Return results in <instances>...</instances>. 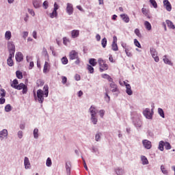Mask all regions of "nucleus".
I'll use <instances>...</instances> for the list:
<instances>
[{
	"label": "nucleus",
	"instance_id": "nucleus-36",
	"mask_svg": "<svg viewBox=\"0 0 175 175\" xmlns=\"http://www.w3.org/2000/svg\"><path fill=\"white\" fill-rule=\"evenodd\" d=\"M116 174L118 175H123L124 174V170H122V168H117L116 170Z\"/></svg>",
	"mask_w": 175,
	"mask_h": 175
},
{
	"label": "nucleus",
	"instance_id": "nucleus-28",
	"mask_svg": "<svg viewBox=\"0 0 175 175\" xmlns=\"http://www.w3.org/2000/svg\"><path fill=\"white\" fill-rule=\"evenodd\" d=\"M89 64H90L92 66H96V64H98V62H96V59L92 58L89 60Z\"/></svg>",
	"mask_w": 175,
	"mask_h": 175
},
{
	"label": "nucleus",
	"instance_id": "nucleus-9",
	"mask_svg": "<svg viewBox=\"0 0 175 175\" xmlns=\"http://www.w3.org/2000/svg\"><path fill=\"white\" fill-rule=\"evenodd\" d=\"M142 144L146 150H150L152 145L151 144V142L148 141V139H144L142 141Z\"/></svg>",
	"mask_w": 175,
	"mask_h": 175
},
{
	"label": "nucleus",
	"instance_id": "nucleus-1",
	"mask_svg": "<svg viewBox=\"0 0 175 175\" xmlns=\"http://www.w3.org/2000/svg\"><path fill=\"white\" fill-rule=\"evenodd\" d=\"M11 87L15 90H23V94H27V92H28V86H27V85L24 84L23 83H21L18 85V81L17 79H14L12 81L11 83Z\"/></svg>",
	"mask_w": 175,
	"mask_h": 175
},
{
	"label": "nucleus",
	"instance_id": "nucleus-39",
	"mask_svg": "<svg viewBox=\"0 0 175 175\" xmlns=\"http://www.w3.org/2000/svg\"><path fill=\"white\" fill-rule=\"evenodd\" d=\"M46 165L48 166V167H50V166L53 165V162L51 161V159L50 157L47 158Z\"/></svg>",
	"mask_w": 175,
	"mask_h": 175
},
{
	"label": "nucleus",
	"instance_id": "nucleus-32",
	"mask_svg": "<svg viewBox=\"0 0 175 175\" xmlns=\"http://www.w3.org/2000/svg\"><path fill=\"white\" fill-rule=\"evenodd\" d=\"M33 137L35 139H38V137H39V129H35L33 130Z\"/></svg>",
	"mask_w": 175,
	"mask_h": 175
},
{
	"label": "nucleus",
	"instance_id": "nucleus-60",
	"mask_svg": "<svg viewBox=\"0 0 175 175\" xmlns=\"http://www.w3.org/2000/svg\"><path fill=\"white\" fill-rule=\"evenodd\" d=\"M28 12L31 16H35V12H33V10L28 9Z\"/></svg>",
	"mask_w": 175,
	"mask_h": 175
},
{
	"label": "nucleus",
	"instance_id": "nucleus-17",
	"mask_svg": "<svg viewBox=\"0 0 175 175\" xmlns=\"http://www.w3.org/2000/svg\"><path fill=\"white\" fill-rule=\"evenodd\" d=\"M24 165L25 169H29L31 167V163L28 157H25Z\"/></svg>",
	"mask_w": 175,
	"mask_h": 175
},
{
	"label": "nucleus",
	"instance_id": "nucleus-34",
	"mask_svg": "<svg viewBox=\"0 0 175 175\" xmlns=\"http://www.w3.org/2000/svg\"><path fill=\"white\" fill-rule=\"evenodd\" d=\"M96 116H91L92 122H93V124L94 125H96V124L98 122V118H96Z\"/></svg>",
	"mask_w": 175,
	"mask_h": 175
},
{
	"label": "nucleus",
	"instance_id": "nucleus-46",
	"mask_svg": "<svg viewBox=\"0 0 175 175\" xmlns=\"http://www.w3.org/2000/svg\"><path fill=\"white\" fill-rule=\"evenodd\" d=\"M57 14H58L57 13V11L53 10V12L49 14V16H50L51 18H54V17H57Z\"/></svg>",
	"mask_w": 175,
	"mask_h": 175
},
{
	"label": "nucleus",
	"instance_id": "nucleus-31",
	"mask_svg": "<svg viewBox=\"0 0 175 175\" xmlns=\"http://www.w3.org/2000/svg\"><path fill=\"white\" fill-rule=\"evenodd\" d=\"M0 96L1 98H5V96H6V90H5V89H0Z\"/></svg>",
	"mask_w": 175,
	"mask_h": 175
},
{
	"label": "nucleus",
	"instance_id": "nucleus-50",
	"mask_svg": "<svg viewBox=\"0 0 175 175\" xmlns=\"http://www.w3.org/2000/svg\"><path fill=\"white\" fill-rule=\"evenodd\" d=\"M63 43L65 46H67L68 43H69V39L66 37L63 38Z\"/></svg>",
	"mask_w": 175,
	"mask_h": 175
},
{
	"label": "nucleus",
	"instance_id": "nucleus-35",
	"mask_svg": "<svg viewBox=\"0 0 175 175\" xmlns=\"http://www.w3.org/2000/svg\"><path fill=\"white\" fill-rule=\"evenodd\" d=\"M158 113H159V116H161V117H162V118H165V112H163V109H162L161 108H159Z\"/></svg>",
	"mask_w": 175,
	"mask_h": 175
},
{
	"label": "nucleus",
	"instance_id": "nucleus-57",
	"mask_svg": "<svg viewBox=\"0 0 175 175\" xmlns=\"http://www.w3.org/2000/svg\"><path fill=\"white\" fill-rule=\"evenodd\" d=\"M100 139V134L98 133L95 136V140L96 142H99Z\"/></svg>",
	"mask_w": 175,
	"mask_h": 175
},
{
	"label": "nucleus",
	"instance_id": "nucleus-41",
	"mask_svg": "<svg viewBox=\"0 0 175 175\" xmlns=\"http://www.w3.org/2000/svg\"><path fill=\"white\" fill-rule=\"evenodd\" d=\"M111 49L113 51H118V46L116 43H112Z\"/></svg>",
	"mask_w": 175,
	"mask_h": 175
},
{
	"label": "nucleus",
	"instance_id": "nucleus-18",
	"mask_svg": "<svg viewBox=\"0 0 175 175\" xmlns=\"http://www.w3.org/2000/svg\"><path fill=\"white\" fill-rule=\"evenodd\" d=\"M120 17L124 23H129L130 19H129V16L127 14H120Z\"/></svg>",
	"mask_w": 175,
	"mask_h": 175
},
{
	"label": "nucleus",
	"instance_id": "nucleus-14",
	"mask_svg": "<svg viewBox=\"0 0 175 175\" xmlns=\"http://www.w3.org/2000/svg\"><path fill=\"white\" fill-rule=\"evenodd\" d=\"M13 57H14V55H12V54L9 55V57L7 59V64L8 66H13V65H14V62H13V59H12L13 58Z\"/></svg>",
	"mask_w": 175,
	"mask_h": 175
},
{
	"label": "nucleus",
	"instance_id": "nucleus-29",
	"mask_svg": "<svg viewBox=\"0 0 175 175\" xmlns=\"http://www.w3.org/2000/svg\"><path fill=\"white\" fill-rule=\"evenodd\" d=\"M164 146H165V142L161 141L159 144V150H160V151H163Z\"/></svg>",
	"mask_w": 175,
	"mask_h": 175
},
{
	"label": "nucleus",
	"instance_id": "nucleus-37",
	"mask_svg": "<svg viewBox=\"0 0 175 175\" xmlns=\"http://www.w3.org/2000/svg\"><path fill=\"white\" fill-rule=\"evenodd\" d=\"M5 111H6V113H9V111H12V105H10V104H8L5 107Z\"/></svg>",
	"mask_w": 175,
	"mask_h": 175
},
{
	"label": "nucleus",
	"instance_id": "nucleus-44",
	"mask_svg": "<svg viewBox=\"0 0 175 175\" xmlns=\"http://www.w3.org/2000/svg\"><path fill=\"white\" fill-rule=\"evenodd\" d=\"M164 147L165 150H170L172 148V146L169 142H164Z\"/></svg>",
	"mask_w": 175,
	"mask_h": 175
},
{
	"label": "nucleus",
	"instance_id": "nucleus-22",
	"mask_svg": "<svg viewBox=\"0 0 175 175\" xmlns=\"http://www.w3.org/2000/svg\"><path fill=\"white\" fill-rule=\"evenodd\" d=\"M89 110L91 113V116H96V109L95 107L91 106Z\"/></svg>",
	"mask_w": 175,
	"mask_h": 175
},
{
	"label": "nucleus",
	"instance_id": "nucleus-4",
	"mask_svg": "<svg viewBox=\"0 0 175 175\" xmlns=\"http://www.w3.org/2000/svg\"><path fill=\"white\" fill-rule=\"evenodd\" d=\"M8 49L9 53L14 55V53H16V46H14L13 42L10 41L8 42Z\"/></svg>",
	"mask_w": 175,
	"mask_h": 175
},
{
	"label": "nucleus",
	"instance_id": "nucleus-40",
	"mask_svg": "<svg viewBox=\"0 0 175 175\" xmlns=\"http://www.w3.org/2000/svg\"><path fill=\"white\" fill-rule=\"evenodd\" d=\"M87 69L89 71V73H94V67H92V66L88 64Z\"/></svg>",
	"mask_w": 175,
	"mask_h": 175
},
{
	"label": "nucleus",
	"instance_id": "nucleus-54",
	"mask_svg": "<svg viewBox=\"0 0 175 175\" xmlns=\"http://www.w3.org/2000/svg\"><path fill=\"white\" fill-rule=\"evenodd\" d=\"M37 84L39 86H42V85H44V82L42 80H38L37 81Z\"/></svg>",
	"mask_w": 175,
	"mask_h": 175
},
{
	"label": "nucleus",
	"instance_id": "nucleus-27",
	"mask_svg": "<svg viewBox=\"0 0 175 175\" xmlns=\"http://www.w3.org/2000/svg\"><path fill=\"white\" fill-rule=\"evenodd\" d=\"M163 60L165 62V64H167V65H172V62L167 58L166 55H164L163 57Z\"/></svg>",
	"mask_w": 175,
	"mask_h": 175
},
{
	"label": "nucleus",
	"instance_id": "nucleus-23",
	"mask_svg": "<svg viewBox=\"0 0 175 175\" xmlns=\"http://www.w3.org/2000/svg\"><path fill=\"white\" fill-rule=\"evenodd\" d=\"M5 38L7 40H10L12 39V32L10 31H7L5 33Z\"/></svg>",
	"mask_w": 175,
	"mask_h": 175
},
{
	"label": "nucleus",
	"instance_id": "nucleus-13",
	"mask_svg": "<svg viewBox=\"0 0 175 175\" xmlns=\"http://www.w3.org/2000/svg\"><path fill=\"white\" fill-rule=\"evenodd\" d=\"M15 58L17 62H21V61L24 59V56L23 55V53H21V52H18L16 54Z\"/></svg>",
	"mask_w": 175,
	"mask_h": 175
},
{
	"label": "nucleus",
	"instance_id": "nucleus-15",
	"mask_svg": "<svg viewBox=\"0 0 175 175\" xmlns=\"http://www.w3.org/2000/svg\"><path fill=\"white\" fill-rule=\"evenodd\" d=\"M5 137H8V130L3 129L0 132V138L3 140Z\"/></svg>",
	"mask_w": 175,
	"mask_h": 175
},
{
	"label": "nucleus",
	"instance_id": "nucleus-48",
	"mask_svg": "<svg viewBox=\"0 0 175 175\" xmlns=\"http://www.w3.org/2000/svg\"><path fill=\"white\" fill-rule=\"evenodd\" d=\"M152 58H154L155 62H159V57H158V53L157 54H153L152 55Z\"/></svg>",
	"mask_w": 175,
	"mask_h": 175
},
{
	"label": "nucleus",
	"instance_id": "nucleus-51",
	"mask_svg": "<svg viewBox=\"0 0 175 175\" xmlns=\"http://www.w3.org/2000/svg\"><path fill=\"white\" fill-rule=\"evenodd\" d=\"M150 54L151 55H154L158 54V53H157V50H155V49L154 48H150Z\"/></svg>",
	"mask_w": 175,
	"mask_h": 175
},
{
	"label": "nucleus",
	"instance_id": "nucleus-5",
	"mask_svg": "<svg viewBox=\"0 0 175 175\" xmlns=\"http://www.w3.org/2000/svg\"><path fill=\"white\" fill-rule=\"evenodd\" d=\"M144 116L147 118L148 120H151L152 118V114H154V112L150 110V109L146 108L144 111H143Z\"/></svg>",
	"mask_w": 175,
	"mask_h": 175
},
{
	"label": "nucleus",
	"instance_id": "nucleus-6",
	"mask_svg": "<svg viewBox=\"0 0 175 175\" xmlns=\"http://www.w3.org/2000/svg\"><path fill=\"white\" fill-rule=\"evenodd\" d=\"M110 88H111V92H116L117 95L118 94H120V90L118 89V86H117L116 83H114L113 81L110 83Z\"/></svg>",
	"mask_w": 175,
	"mask_h": 175
},
{
	"label": "nucleus",
	"instance_id": "nucleus-30",
	"mask_svg": "<svg viewBox=\"0 0 175 175\" xmlns=\"http://www.w3.org/2000/svg\"><path fill=\"white\" fill-rule=\"evenodd\" d=\"M101 44L103 49L106 48V46H107V39L106 38L102 39Z\"/></svg>",
	"mask_w": 175,
	"mask_h": 175
},
{
	"label": "nucleus",
	"instance_id": "nucleus-24",
	"mask_svg": "<svg viewBox=\"0 0 175 175\" xmlns=\"http://www.w3.org/2000/svg\"><path fill=\"white\" fill-rule=\"evenodd\" d=\"M141 161L142 162V165H148V159H147L146 156H142Z\"/></svg>",
	"mask_w": 175,
	"mask_h": 175
},
{
	"label": "nucleus",
	"instance_id": "nucleus-2",
	"mask_svg": "<svg viewBox=\"0 0 175 175\" xmlns=\"http://www.w3.org/2000/svg\"><path fill=\"white\" fill-rule=\"evenodd\" d=\"M44 92H43V90H38L37 91V98L40 103H42L43 102H44V98L43 97V95H44L46 98L49 96V85H45L44 86Z\"/></svg>",
	"mask_w": 175,
	"mask_h": 175
},
{
	"label": "nucleus",
	"instance_id": "nucleus-63",
	"mask_svg": "<svg viewBox=\"0 0 175 175\" xmlns=\"http://www.w3.org/2000/svg\"><path fill=\"white\" fill-rule=\"evenodd\" d=\"M18 136L19 139H22L23 138V131H18Z\"/></svg>",
	"mask_w": 175,
	"mask_h": 175
},
{
	"label": "nucleus",
	"instance_id": "nucleus-64",
	"mask_svg": "<svg viewBox=\"0 0 175 175\" xmlns=\"http://www.w3.org/2000/svg\"><path fill=\"white\" fill-rule=\"evenodd\" d=\"M33 38H34V39H37L38 38V36H37V33L36 31H33Z\"/></svg>",
	"mask_w": 175,
	"mask_h": 175
},
{
	"label": "nucleus",
	"instance_id": "nucleus-33",
	"mask_svg": "<svg viewBox=\"0 0 175 175\" xmlns=\"http://www.w3.org/2000/svg\"><path fill=\"white\" fill-rule=\"evenodd\" d=\"M122 47H124V49H125V53L127 55V57H132V53H131L129 51V48H125V46H124V45H122Z\"/></svg>",
	"mask_w": 175,
	"mask_h": 175
},
{
	"label": "nucleus",
	"instance_id": "nucleus-20",
	"mask_svg": "<svg viewBox=\"0 0 175 175\" xmlns=\"http://www.w3.org/2000/svg\"><path fill=\"white\" fill-rule=\"evenodd\" d=\"M166 24H167L168 28H170V29H175V26L174 25L173 22L170 21V20L166 21Z\"/></svg>",
	"mask_w": 175,
	"mask_h": 175
},
{
	"label": "nucleus",
	"instance_id": "nucleus-62",
	"mask_svg": "<svg viewBox=\"0 0 175 175\" xmlns=\"http://www.w3.org/2000/svg\"><path fill=\"white\" fill-rule=\"evenodd\" d=\"M27 37H28V31H24V32H23V38L24 39H27Z\"/></svg>",
	"mask_w": 175,
	"mask_h": 175
},
{
	"label": "nucleus",
	"instance_id": "nucleus-7",
	"mask_svg": "<svg viewBox=\"0 0 175 175\" xmlns=\"http://www.w3.org/2000/svg\"><path fill=\"white\" fill-rule=\"evenodd\" d=\"M79 58V53L76 51H71L69 53V59L73 61V59H77Z\"/></svg>",
	"mask_w": 175,
	"mask_h": 175
},
{
	"label": "nucleus",
	"instance_id": "nucleus-55",
	"mask_svg": "<svg viewBox=\"0 0 175 175\" xmlns=\"http://www.w3.org/2000/svg\"><path fill=\"white\" fill-rule=\"evenodd\" d=\"M43 6L44 9H47V8H49V1H44Z\"/></svg>",
	"mask_w": 175,
	"mask_h": 175
},
{
	"label": "nucleus",
	"instance_id": "nucleus-26",
	"mask_svg": "<svg viewBox=\"0 0 175 175\" xmlns=\"http://www.w3.org/2000/svg\"><path fill=\"white\" fill-rule=\"evenodd\" d=\"M102 77L103 79H107L109 82H113V78L110 77V75L107 74H103L102 75Z\"/></svg>",
	"mask_w": 175,
	"mask_h": 175
},
{
	"label": "nucleus",
	"instance_id": "nucleus-10",
	"mask_svg": "<svg viewBox=\"0 0 175 175\" xmlns=\"http://www.w3.org/2000/svg\"><path fill=\"white\" fill-rule=\"evenodd\" d=\"M124 84L126 88V92L129 95H132L133 94V92L132 91V88L131 87V85L129 83H126V82L124 81Z\"/></svg>",
	"mask_w": 175,
	"mask_h": 175
},
{
	"label": "nucleus",
	"instance_id": "nucleus-45",
	"mask_svg": "<svg viewBox=\"0 0 175 175\" xmlns=\"http://www.w3.org/2000/svg\"><path fill=\"white\" fill-rule=\"evenodd\" d=\"M134 44L136 46V47H138L139 49H142V45L140 44V42L137 40V39L134 40Z\"/></svg>",
	"mask_w": 175,
	"mask_h": 175
},
{
	"label": "nucleus",
	"instance_id": "nucleus-59",
	"mask_svg": "<svg viewBox=\"0 0 175 175\" xmlns=\"http://www.w3.org/2000/svg\"><path fill=\"white\" fill-rule=\"evenodd\" d=\"M99 113H100V117H101V118H103V116H105V110L101 109L100 110Z\"/></svg>",
	"mask_w": 175,
	"mask_h": 175
},
{
	"label": "nucleus",
	"instance_id": "nucleus-49",
	"mask_svg": "<svg viewBox=\"0 0 175 175\" xmlns=\"http://www.w3.org/2000/svg\"><path fill=\"white\" fill-rule=\"evenodd\" d=\"M161 170L162 173H163V174H167V171L165 168V166L161 165Z\"/></svg>",
	"mask_w": 175,
	"mask_h": 175
},
{
	"label": "nucleus",
	"instance_id": "nucleus-53",
	"mask_svg": "<svg viewBox=\"0 0 175 175\" xmlns=\"http://www.w3.org/2000/svg\"><path fill=\"white\" fill-rule=\"evenodd\" d=\"M105 100H107V102H110V96H109V94L107 93V92H106L105 93Z\"/></svg>",
	"mask_w": 175,
	"mask_h": 175
},
{
	"label": "nucleus",
	"instance_id": "nucleus-47",
	"mask_svg": "<svg viewBox=\"0 0 175 175\" xmlns=\"http://www.w3.org/2000/svg\"><path fill=\"white\" fill-rule=\"evenodd\" d=\"M134 32L135 35L138 36V38H142V33H140V30H139V29H135Z\"/></svg>",
	"mask_w": 175,
	"mask_h": 175
},
{
	"label": "nucleus",
	"instance_id": "nucleus-56",
	"mask_svg": "<svg viewBox=\"0 0 175 175\" xmlns=\"http://www.w3.org/2000/svg\"><path fill=\"white\" fill-rule=\"evenodd\" d=\"M75 79L77 81H80V79H81L80 75L76 74L75 76Z\"/></svg>",
	"mask_w": 175,
	"mask_h": 175
},
{
	"label": "nucleus",
	"instance_id": "nucleus-3",
	"mask_svg": "<svg viewBox=\"0 0 175 175\" xmlns=\"http://www.w3.org/2000/svg\"><path fill=\"white\" fill-rule=\"evenodd\" d=\"M98 63L100 67V72H105V70H107V69H109V65H107L106 62L102 58H99L98 59Z\"/></svg>",
	"mask_w": 175,
	"mask_h": 175
},
{
	"label": "nucleus",
	"instance_id": "nucleus-8",
	"mask_svg": "<svg viewBox=\"0 0 175 175\" xmlns=\"http://www.w3.org/2000/svg\"><path fill=\"white\" fill-rule=\"evenodd\" d=\"M73 5H72L70 3H68L66 7V13H68L69 16H71V14H73Z\"/></svg>",
	"mask_w": 175,
	"mask_h": 175
},
{
	"label": "nucleus",
	"instance_id": "nucleus-12",
	"mask_svg": "<svg viewBox=\"0 0 175 175\" xmlns=\"http://www.w3.org/2000/svg\"><path fill=\"white\" fill-rule=\"evenodd\" d=\"M50 68H51L50 63L45 62L43 68V73H49V72H50Z\"/></svg>",
	"mask_w": 175,
	"mask_h": 175
},
{
	"label": "nucleus",
	"instance_id": "nucleus-61",
	"mask_svg": "<svg viewBox=\"0 0 175 175\" xmlns=\"http://www.w3.org/2000/svg\"><path fill=\"white\" fill-rule=\"evenodd\" d=\"M59 6L58 5V4H57V3H55L53 10H55V12H57V10L59 9Z\"/></svg>",
	"mask_w": 175,
	"mask_h": 175
},
{
	"label": "nucleus",
	"instance_id": "nucleus-52",
	"mask_svg": "<svg viewBox=\"0 0 175 175\" xmlns=\"http://www.w3.org/2000/svg\"><path fill=\"white\" fill-rule=\"evenodd\" d=\"M67 81H68V78H66V77H62V84H66Z\"/></svg>",
	"mask_w": 175,
	"mask_h": 175
},
{
	"label": "nucleus",
	"instance_id": "nucleus-58",
	"mask_svg": "<svg viewBox=\"0 0 175 175\" xmlns=\"http://www.w3.org/2000/svg\"><path fill=\"white\" fill-rule=\"evenodd\" d=\"M6 102V99L5 98L1 97L0 98V105H3Z\"/></svg>",
	"mask_w": 175,
	"mask_h": 175
},
{
	"label": "nucleus",
	"instance_id": "nucleus-21",
	"mask_svg": "<svg viewBox=\"0 0 175 175\" xmlns=\"http://www.w3.org/2000/svg\"><path fill=\"white\" fill-rule=\"evenodd\" d=\"M72 167V165L70 164V162H67L66 163V169L67 172V174H70V167Z\"/></svg>",
	"mask_w": 175,
	"mask_h": 175
},
{
	"label": "nucleus",
	"instance_id": "nucleus-19",
	"mask_svg": "<svg viewBox=\"0 0 175 175\" xmlns=\"http://www.w3.org/2000/svg\"><path fill=\"white\" fill-rule=\"evenodd\" d=\"M42 3V1L39 0H33V5L36 9H38V8H40V5Z\"/></svg>",
	"mask_w": 175,
	"mask_h": 175
},
{
	"label": "nucleus",
	"instance_id": "nucleus-16",
	"mask_svg": "<svg viewBox=\"0 0 175 175\" xmlns=\"http://www.w3.org/2000/svg\"><path fill=\"white\" fill-rule=\"evenodd\" d=\"M79 35H80V31L74 29L71 31V36L73 39L75 38H79Z\"/></svg>",
	"mask_w": 175,
	"mask_h": 175
},
{
	"label": "nucleus",
	"instance_id": "nucleus-11",
	"mask_svg": "<svg viewBox=\"0 0 175 175\" xmlns=\"http://www.w3.org/2000/svg\"><path fill=\"white\" fill-rule=\"evenodd\" d=\"M163 5L165 8L166 10H167V12H170L172 10V4H170L169 0H164Z\"/></svg>",
	"mask_w": 175,
	"mask_h": 175
},
{
	"label": "nucleus",
	"instance_id": "nucleus-38",
	"mask_svg": "<svg viewBox=\"0 0 175 175\" xmlns=\"http://www.w3.org/2000/svg\"><path fill=\"white\" fill-rule=\"evenodd\" d=\"M16 75L18 79H23V72L21 71L17 70L16 72Z\"/></svg>",
	"mask_w": 175,
	"mask_h": 175
},
{
	"label": "nucleus",
	"instance_id": "nucleus-43",
	"mask_svg": "<svg viewBox=\"0 0 175 175\" xmlns=\"http://www.w3.org/2000/svg\"><path fill=\"white\" fill-rule=\"evenodd\" d=\"M68 57H63L62 58V64H63V65H66L68 64Z\"/></svg>",
	"mask_w": 175,
	"mask_h": 175
},
{
	"label": "nucleus",
	"instance_id": "nucleus-42",
	"mask_svg": "<svg viewBox=\"0 0 175 175\" xmlns=\"http://www.w3.org/2000/svg\"><path fill=\"white\" fill-rule=\"evenodd\" d=\"M150 3H151V5H152L154 9H157V8H158V4L157 3V1L155 0H150Z\"/></svg>",
	"mask_w": 175,
	"mask_h": 175
},
{
	"label": "nucleus",
	"instance_id": "nucleus-25",
	"mask_svg": "<svg viewBox=\"0 0 175 175\" xmlns=\"http://www.w3.org/2000/svg\"><path fill=\"white\" fill-rule=\"evenodd\" d=\"M144 25H145V28L148 30V31H151V23H150V22L148 21H145L144 22Z\"/></svg>",
	"mask_w": 175,
	"mask_h": 175
}]
</instances>
